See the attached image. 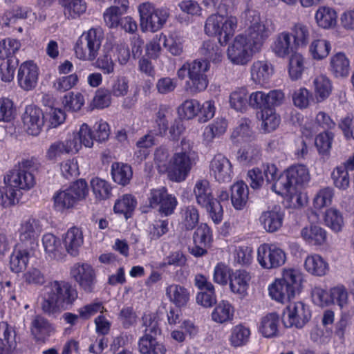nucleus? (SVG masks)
Here are the masks:
<instances>
[{"mask_svg": "<svg viewBox=\"0 0 354 354\" xmlns=\"http://www.w3.org/2000/svg\"><path fill=\"white\" fill-rule=\"evenodd\" d=\"M78 297L77 290L71 283L64 280L50 281L44 288L41 308L49 315L55 316L70 309Z\"/></svg>", "mask_w": 354, "mask_h": 354, "instance_id": "obj_1", "label": "nucleus"}, {"mask_svg": "<svg viewBox=\"0 0 354 354\" xmlns=\"http://www.w3.org/2000/svg\"><path fill=\"white\" fill-rule=\"evenodd\" d=\"M245 19L248 26L245 38L252 44L254 50H261L265 41L274 32L275 26L271 19L260 17L259 12L248 10Z\"/></svg>", "mask_w": 354, "mask_h": 354, "instance_id": "obj_2", "label": "nucleus"}, {"mask_svg": "<svg viewBox=\"0 0 354 354\" xmlns=\"http://www.w3.org/2000/svg\"><path fill=\"white\" fill-rule=\"evenodd\" d=\"M182 149L176 151L170 158L168 177L175 182L184 181L196 165V153L192 149L190 144L185 139L181 140Z\"/></svg>", "mask_w": 354, "mask_h": 354, "instance_id": "obj_3", "label": "nucleus"}, {"mask_svg": "<svg viewBox=\"0 0 354 354\" xmlns=\"http://www.w3.org/2000/svg\"><path fill=\"white\" fill-rule=\"evenodd\" d=\"M38 169L37 163L33 160L24 159L19 162L4 178L10 185L21 190H29L36 184L35 171Z\"/></svg>", "mask_w": 354, "mask_h": 354, "instance_id": "obj_4", "label": "nucleus"}, {"mask_svg": "<svg viewBox=\"0 0 354 354\" xmlns=\"http://www.w3.org/2000/svg\"><path fill=\"white\" fill-rule=\"evenodd\" d=\"M140 26L143 32H155L160 30L170 16L169 10L165 7L156 8L150 2L139 5Z\"/></svg>", "mask_w": 354, "mask_h": 354, "instance_id": "obj_5", "label": "nucleus"}, {"mask_svg": "<svg viewBox=\"0 0 354 354\" xmlns=\"http://www.w3.org/2000/svg\"><path fill=\"white\" fill-rule=\"evenodd\" d=\"M301 277L294 270H285L282 277L270 286L269 293L272 299L283 303L294 297L300 286Z\"/></svg>", "mask_w": 354, "mask_h": 354, "instance_id": "obj_6", "label": "nucleus"}, {"mask_svg": "<svg viewBox=\"0 0 354 354\" xmlns=\"http://www.w3.org/2000/svg\"><path fill=\"white\" fill-rule=\"evenodd\" d=\"M194 194L197 203L205 207L212 221L215 223H220L223 218V207L219 202L214 200L209 181L206 179L197 180Z\"/></svg>", "mask_w": 354, "mask_h": 354, "instance_id": "obj_7", "label": "nucleus"}, {"mask_svg": "<svg viewBox=\"0 0 354 354\" xmlns=\"http://www.w3.org/2000/svg\"><path fill=\"white\" fill-rule=\"evenodd\" d=\"M104 32L101 28H92L83 34L75 46L77 57L81 59L94 60L100 48Z\"/></svg>", "mask_w": 354, "mask_h": 354, "instance_id": "obj_8", "label": "nucleus"}, {"mask_svg": "<svg viewBox=\"0 0 354 354\" xmlns=\"http://www.w3.org/2000/svg\"><path fill=\"white\" fill-rule=\"evenodd\" d=\"M210 64L203 59L189 62L188 77L185 82V91L194 95L205 91L209 84L206 73L209 70Z\"/></svg>", "mask_w": 354, "mask_h": 354, "instance_id": "obj_9", "label": "nucleus"}, {"mask_svg": "<svg viewBox=\"0 0 354 354\" xmlns=\"http://www.w3.org/2000/svg\"><path fill=\"white\" fill-rule=\"evenodd\" d=\"M236 19L230 17L225 18L220 15H212L205 22V31L209 35H218V42L225 45L234 32Z\"/></svg>", "mask_w": 354, "mask_h": 354, "instance_id": "obj_10", "label": "nucleus"}, {"mask_svg": "<svg viewBox=\"0 0 354 354\" xmlns=\"http://www.w3.org/2000/svg\"><path fill=\"white\" fill-rule=\"evenodd\" d=\"M88 188L85 180H76L68 188L57 192L53 197L55 205L59 209H69L85 199Z\"/></svg>", "mask_w": 354, "mask_h": 354, "instance_id": "obj_11", "label": "nucleus"}, {"mask_svg": "<svg viewBox=\"0 0 354 354\" xmlns=\"http://www.w3.org/2000/svg\"><path fill=\"white\" fill-rule=\"evenodd\" d=\"M309 307L301 301L290 302L283 312L282 322L285 327L302 328L310 319Z\"/></svg>", "mask_w": 354, "mask_h": 354, "instance_id": "obj_12", "label": "nucleus"}, {"mask_svg": "<svg viewBox=\"0 0 354 354\" xmlns=\"http://www.w3.org/2000/svg\"><path fill=\"white\" fill-rule=\"evenodd\" d=\"M258 52L254 50L252 44L243 35H237L227 50V56L230 62L236 65H245L252 59L253 54Z\"/></svg>", "mask_w": 354, "mask_h": 354, "instance_id": "obj_13", "label": "nucleus"}, {"mask_svg": "<svg viewBox=\"0 0 354 354\" xmlns=\"http://www.w3.org/2000/svg\"><path fill=\"white\" fill-rule=\"evenodd\" d=\"M286 256L283 250L275 245L264 243L257 250V260L265 269H273L283 266Z\"/></svg>", "mask_w": 354, "mask_h": 354, "instance_id": "obj_14", "label": "nucleus"}, {"mask_svg": "<svg viewBox=\"0 0 354 354\" xmlns=\"http://www.w3.org/2000/svg\"><path fill=\"white\" fill-rule=\"evenodd\" d=\"M71 277L85 292H93L96 276L93 268L87 263H76L71 270Z\"/></svg>", "mask_w": 354, "mask_h": 354, "instance_id": "obj_15", "label": "nucleus"}, {"mask_svg": "<svg viewBox=\"0 0 354 354\" xmlns=\"http://www.w3.org/2000/svg\"><path fill=\"white\" fill-rule=\"evenodd\" d=\"M21 119L28 134L37 136L40 133L44 124V115L41 109L35 105L27 106Z\"/></svg>", "mask_w": 354, "mask_h": 354, "instance_id": "obj_16", "label": "nucleus"}, {"mask_svg": "<svg viewBox=\"0 0 354 354\" xmlns=\"http://www.w3.org/2000/svg\"><path fill=\"white\" fill-rule=\"evenodd\" d=\"M194 245L190 247V253L196 257H203L207 254V249L212 241V231L206 223H201L193 235Z\"/></svg>", "mask_w": 354, "mask_h": 354, "instance_id": "obj_17", "label": "nucleus"}, {"mask_svg": "<svg viewBox=\"0 0 354 354\" xmlns=\"http://www.w3.org/2000/svg\"><path fill=\"white\" fill-rule=\"evenodd\" d=\"M80 149V145L76 138L65 141L57 140L53 142L46 152V158L49 161H56L63 154L77 153Z\"/></svg>", "mask_w": 354, "mask_h": 354, "instance_id": "obj_18", "label": "nucleus"}, {"mask_svg": "<svg viewBox=\"0 0 354 354\" xmlns=\"http://www.w3.org/2000/svg\"><path fill=\"white\" fill-rule=\"evenodd\" d=\"M38 75V68L32 61L23 62L17 73L19 86L25 91L32 90L37 85Z\"/></svg>", "mask_w": 354, "mask_h": 354, "instance_id": "obj_19", "label": "nucleus"}, {"mask_svg": "<svg viewBox=\"0 0 354 354\" xmlns=\"http://www.w3.org/2000/svg\"><path fill=\"white\" fill-rule=\"evenodd\" d=\"M210 171L216 180L228 183L232 178V166L230 161L221 154L216 155L210 162Z\"/></svg>", "mask_w": 354, "mask_h": 354, "instance_id": "obj_20", "label": "nucleus"}, {"mask_svg": "<svg viewBox=\"0 0 354 354\" xmlns=\"http://www.w3.org/2000/svg\"><path fill=\"white\" fill-rule=\"evenodd\" d=\"M41 227L39 221L33 218H29L21 223L19 230V239L25 245L32 248L37 245V241L40 233Z\"/></svg>", "mask_w": 354, "mask_h": 354, "instance_id": "obj_21", "label": "nucleus"}, {"mask_svg": "<svg viewBox=\"0 0 354 354\" xmlns=\"http://www.w3.org/2000/svg\"><path fill=\"white\" fill-rule=\"evenodd\" d=\"M63 243L65 250L71 256L76 257L84 243L82 230L77 227H71L64 235Z\"/></svg>", "mask_w": 354, "mask_h": 354, "instance_id": "obj_22", "label": "nucleus"}, {"mask_svg": "<svg viewBox=\"0 0 354 354\" xmlns=\"http://www.w3.org/2000/svg\"><path fill=\"white\" fill-rule=\"evenodd\" d=\"M15 346L13 328L5 322H0V354H12Z\"/></svg>", "mask_w": 354, "mask_h": 354, "instance_id": "obj_23", "label": "nucleus"}, {"mask_svg": "<svg viewBox=\"0 0 354 354\" xmlns=\"http://www.w3.org/2000/svg\"><path fill=\"white\" fill-rule=\"evenodd\" d=\"M280 318L277 313H270L261 318L259 330L263 337L272 338L278 336Z\"/></svg>", "mask_w": 354, "mask_h": 354, "instance_id": "obj_24", "label": "nucleus"}, {"mask_svg": "<svg viewBox=\"0 0 354 354\" xmlns=\"http://www.w3.org/2000/svg\"><path fill=\"white\" fill-rule=\"evenodd\" d=\"M42 243L46 253L50 259L61 260L65 256L60 240L53 234H44Z\"/></svg>", "mask_w": 354, "mask_h": 354, "instance_id": "obj_25", "label": "nucleus"}, {"mask_svg": "<svg viewBox=\"0 0 354 354\" xmlns=\"http://www.w3.org/2000/svg\"><path fill=\"white\" fill-rule=\"evenodd\" d=\"M63 14L67 19H75L85 13L87 6L84 0H59Z\"/></svg>", "mask_w": 354, "mask_h": 354, "instance_id": "obj_26", "label": "nucleus"}, {"mask_svg": "<svg viewBox=\"0 0 354 354\" xmlns=\"http://www.w3.org/2000/svg\"><path fill=\"white\" fill-rule=\"evenodd\" d=\"M283 214L277 208L262 213L259 221L263 228L268 232L277 231L282 225Z\"/></svg>", "mask_w": 354, "mask_h": 354, "instance_id": "obj_27", "label": "nucleus"}, {"mask_svg": "<svg viewBox=\"0 0 354 354\" xmlns=\"http://www.w3.org/2000/svg\"><path fill=\"white\" fill-rule=\"evenodd\" d=\"M230 191L233 207L237 210L243 209L248 200V185L243 181L237 182L232 185Z\"/></svg>", "mask_w": 354, "mask_h": 354, "instance_id": "obj_28", "label": "nucleus"}, {"mask_svg": "<svg viewBox=\"0 0 354 354\" xmlns=\"http://www.w3.org/2000/svg\"><path fill=\"white\" fill-rule=\"evenodd\" d=\"M4 184L0 187V205L3 207H8L18 203L22 194L19 189L10 185L5 178Z\"/></svg>", "mask_w": 354, "mask_h": 354, "instance_id": "obj_29", "label": "nucleus"}, {"mask_svg": "<svg viewBox=\"0 0 354 354\" xmlns=\"http://www.w3.org/2000/svg\"><path fill=\"white\" fill-rule=\"evenodd\" d=\"M297 48L293 42L290 41V35L288 32H283L277 35L272 46L274 53L280 57H284L292 53Z\"/></svg>", "mask_w": 354, "mask_h": 354, "instance_id": "obj_30", "label": "nucleus"}, {"mask_svg": "<svg viewBox=\"0 0 354 354\" xmlns=\"http://www.w3.org/2000/svg\"><path fill=\"white\" fill-rule=\"evenodd\" d=\"M301 236L307 243L314 245H320L326 240V232L320 226L311 225L304 227Z\"/></svg>", "mask_w": 354, "mask_h": 354, "instance_id": "obj_31", "label": "nucleus"}, {"mask_svg": "<svg viewBox=\"0 0 354 354\" xmlns=\"http://www.w3.org/2000/svg\"><path fill=\"white\" fill-rule=\"evenodd\" d=\"M252 80L257 84L266 82L272 73V67L266 61H256L251 66Z\"/></svg>", "mask_w": 354, "mask_h": 354, "instance_id": "obj_32", "label": "nucleus"}, {"mask_svg": "<svg viewBox=\"0 0 354 354\" xmlns=\"http://www.w3.org/2000/svg\"><path fill=\"white\" fill-rule=\"evenodd\" d=\"M250 280V276L248 272L242 270H236L230 276V286L231 290L236 294L245 295Z\"/></svg>", "mask_w": 354, "mask_h": 354, "instance_id": "obj_33", "label": "nucleus"}, {"mask_svg": "<svg viewBox=\"0 0 354 354\" xmlns=\"http://www.w3.org/2000/svg\"><path fill=\"white\" fill-rule=\"evenodd\" d=\"M139 351L142 354H165L166 348L154 337L143 335L138 342Z\"/></svg>", "mask_w": 354, "mask_h": 354, "instance_id": "obj_34", "label": "nucleus"}, {"mask_svg": "<svg viewBox=\"0 0 354 354\" xmlns=\"http://www.w3.org/2000/svg\"><path fill=\"white\" fill-rule=\"evenodd\" d=\"M200 53L205 58L203 60L209 62L218 63L222 60L223 50L221 46L214 41H204L200 48Z\"/></svg>", "mask_w": 354, "mask_h": 354, "instance_id": "obj_35", "label": "nucleus"}, {"mask_svg": "<svg viewBox=\"0 0 354 354\" xmlns=\"http://www.w3.org/2000/svg\"><path fill=\"white\" fill-rule=\"evenodd\" d=\"M304 267L307 272L317 276H323L328 270V263L318 254L308 256Z\"/></svg>", "mask_w": 354, "mask_h": 354, "instance_id": "obj_36", "label": "nucleus"}, {"mask_svg": "<svg viewBox=\"0 0 354 354\" xmlns=\"http://www.w3.org/2000/svg\"><path fill=\"white\" fill-rule=\"evenodd\" d=\"M30 252L28 249L15 250L10 257V270L15 273L24 271L28 263Z\"/></svg>", "mask_w": 354, "mask_h": 354, "instance_id": "obj_37", "label": "nucleus"}, {"mask_svg": "<svg viewBox=\"0 0 354 354\" xmlns=\"http://www.w3.org/2000/svg\"><path fill=\"white\" fill-rule=\"evenodd\" d=\"M166 292L171 301L178 307L184 306L189 299V292L183 286L177 284L169 286Z\"/></svg>", "mask_w": 354, "mask_h": 354, "instance_id": "obj_38", "label": "nucleus"}, {"mask_svg": "<svg viewBox=\"0 0 354 354\" xmlns=\"http://www.w3.org/2000/svg\"><path fill=\"white\" fill-rule=\"evenodd\" d=\"M111 175L115 183L124 186L130 182L133 172L131 166L127 164L114 162L111 167Z\"/></svg>", "mask_w": 354, "mask_h": 354, "instance_id": "obj_39", "label": "nucleus"}, {"mask_svg": "<svg viewBox=\"0 0 354 354\" xmlns=\"http://www.w3.org/2000/svg\"><path fill=\"white\" fill-rule=\"evenodd\" d=\"M315 17L317 25L323 28H331L337 22V13L334 9L329 7H320L317 10Z\"/></svg>", "mask_w": 354, "mask_h": 354, "instance_id": "obj_40", "label": "nucleus"}, {"mask_svg": "<svg viewBox=\"0 0 354 354\" xmlns=\"http://www.w3.org/2000/svg\"><path fill=\"white\" fill-rule=\"evenodd\" d=\"M31 14L35 15L32 12L31 7L28 6H17L12 9L5 12L2 17L3 24L9 26L10 24L14 23L17 19H26Z\"/></svg>", "mask_w": 354, "mask_h": 354, "instance_id": "obj_41", "label": "nucleus"}, {"mask_svg": "<svg viewBox=\"0 0 354 354\" xmlns=\"http://www.w3.org/2000/svg\"><path fill=\"white\" fill-rule=\"evenodd\" d=\"M250 336V329L241 324H239L232 328L229 342L232 347H241L248 342Z\"/></svg>", "mask_w": 354, "mask_h": 354, "instance_id": "obj_42", "label": "nucleus"}, {"mask_svg": "<svg viewBox=\"0 0 354 354\" xmlns=\"http://www.w3.org/2000/svg\"><path fill=\"white\" fill-rule=\"evenodd\" d=\"M349 68V60L345 54L338 53L330 58V69L335 77H346Z\"/></svg>", "mask_w": 354, "mask_h": 354, "instance_id": "obj_43", "label": "nucleus"}, {"mask_svg": "<svg viewBox=\"0 0 354 354\" xmlns=\"http://www.w3.org/2000/svg\"><path fill=\"white\" fill-rule=\"evenodd\" d=\"M280 123V117L272 108L267 107L261 111V129L266 133L275 130Z\"/></svg>", "mask_w": 354, "mask_h": 354, "instance_id": "obj_44", "label": "nucleus"}, {"mask_svg": "<svg viewBox=\"0 0 354 354\" xmlns=\"http://www.w3.org/2000/svg\"><path fill=\"white\" fill-rule=\"evenodd\" d=\"M162 41L167 50L174 56H179L183 52V39L178 32H174L168 37L162 35Z\"/></svg>", "mask_w": 354, "mask_h": 354, "instance_id": "obj_45", "label": "nucleus"}, {"mask_svg": "<svg viewBox=\"0 0 354 354\" xmlns=\"http://www.w3.org/2000/svg\"><path fill=\"white\" fill-rule=\"evenodd\" d=\"M234 315V308L226 301H221L212 313V319L217 323L223 324L231 320Z\"/></svg>", "mask_w": 354, "mask_h": 354, "instance_id": "obj_46", "label": "nucleus"}, {"mask_svg": "<svg viewBox=\"0 0 354 354\" xmlns=\"http://www.w3.org/2000/svg\"><path fill=\"white\" fill-rule=\"evenodd\" d=\"M313 84L317 102H322L329 97L332 85L328 78L323 75L318 76L314 80Z\"/></svg>", "mask_w": 354, "mask_h": 354, "instance_id": "obj_47", "label": "nucleus"}, {"mask_svg": "<svg viewBox=\"0 0 354 354\" xmlns=\"http://www.w3.org/2000/svg\"><path fill=\"white\" fill-rule=\"evenodd\" d=\"M286 171L295 187L298 185H304L310 180L309 171L305 165H292Z\"/></svg>", "mask_w": 354, "mask_h": 354, "instance_id": "obj_48", "label": "nucleus"}, {"mask_svg": "<svg viewBox=\"0 0 354 354\" xmlns=\"http://www.w3.org/2000/svg\"><path fill=\"white\" fill-rule=\"evenodd\" d=\"M271 188L279 195L292 194L296 189L287 171H286L283 174L279 175L272 185Z\"/></svg>", "mask_w": 354, "mask_h": 354, "instance_id": "obj_49", "label": "nucleus"}, {"mask_svg": "<svg viewBox=\"0 0 354 354\" xmlns=\"http://www.w3.org/2000/svg\"><path fill=\"white\" fill-rule=\"evenodd\" d=\"M51 326L46 319L37 315L32 322L31 333L37 340H43L46 335H49Z\"/></svg>", "mask_w": 354, "mask_h": 354, "instance_id": "obj_50", "label": "nucleus"}, {"mask_svg": "<svg viewBox=\"0 0 354 354\" xmlns=\"http://www.w3.org/2000/svg\"><path fill=\"white\" fill-rule=\"evenodd\" d=\"M181 223L187 230H193L198 223L199 214L193 205L185 207L181 209Z\"/></svg>", "mask_w": 354, "mask_h": 354, "instance_id": "obj_51", "label": "nucleus"}, {"mask_svg": "<svg viewBox=\"0 0 354 354\" xmlns=\"http://www.w3.org/2000/svg\"><path fill=\"white\" fill-rule=\"evenodd\" d=\"M290 37L292 36L294 39L293 43L298 47H304L307 45L309 41L310 32L308 28L301 23L295 24L290 33Z\"/></svg>", "mask_w": 354, "mask_h": 354, "instance_id": "obj_52", "label": "nucleus"}, {"mask_svg": "<svg viewBox=\"0 0 354 354\" xmlns=\"http://www.w3.org/2000/svg\"><path fill=\"white\" fill-rule=\"evenodd\" d=\"M259 156V149L253 145L243 146L237 152V160L243 165L255 162Z\"/></svg>", "mask_w": 354, "mask_h": 354, "instance_id": "obj_53", "label": "nucleus"}, {"mask_svg": "<svg viewBox=\"0 0 354 354\" xmlns=\"http://www.w3.org/2000/svg\"><path fill=\"white\" fill-rule=\"evenodd\" d=\"M305 69L304 58L299 53H293L289 59L288 73L292 80H298Z\"/></svg>", "mask_w": 354, "mask_h": 354, "instance_id": "obj_54", "label": "nucleus"}, {"mask_svg": "<svg viewBox=\"0 0 354 354\" xmlns=\"http://www.w3.org/2000/svg\"><path fill=\"white\" fill-rule=\"evenodd\" d=\"M136 200L131 194L124 195L122 198L118 200L114 205V211L116 213L124 214L127 218L136 206Z\"/></svg>", "mask_w": 354, "mask_h": 354, "instance_id": "obj_55", "label": "nucleus"}, {"mask_svg": "<svg viewBox=\"0 0 354 354\" xmlns=\"http://www.w3.org/2000/svg\"><path fill=\"white\" fill-rule=\"evenodd\" d=\"M21 48V43L16 39L7 38L0 41V59L16 57L14 55Z\"/></svg>", "mask_w": 354, "mask_h": 354, "instance_id": "obj_56", "label": "nucleus"}, {"mask_svg": "<svg viewBox=\"0 0 354 354\" xmlns=\"http://www.w3.org/2000/svg\"><path fill=\"white\" fill-rule=\"evenodd\" d=\"M126 12L120 10L115 6H110L103 13V19L106 26L109 28H117L120 26V21Z\"/></svg>", "mask_w": 354, "mask_h": 354, "instance_id": "obj_57", "label": "nucleus"}, {"mask_svg": "<svg viewBox=\"0 0 354 354\" xmlns=\"http://www.w3.org/2000/svg\"><path fill=\"white\" fill-rule=\"evenodd\" d=\"M19 65L17 57H10L0 64V78L5 82H10L14 78L15 71Z\"/></svg>", "mask_w": 354, "mask_h": 354, "instance_id": "obj_58", "label": "nucleus"}, {"mask_svg": "<svg viewBox=\"0 0 354 354\" xmlns=\"http://www.w3.org/2000/svg\"><path fill=\"white\" fill-rule=\"evenodd\" d=\"M330 50V44L325 39H317L310 46V52L315 59L320 60L326 57Z\"/></svg>", "mask_w": 354, "mask_h": 354, "instance_id": "obj_59", "label": "nucleus"}, {"mask_svg": "<svg viewBox=\"0 0 354 354\" xmlns=\"http://www.w3.org/2000/svg\"><path fill=\"white\" fill-rule=\"evenodd\" d=\"M333 183L339 189H346L350 185L348 171L344 166L337 167L331 174Z\"/></svg>", "mask_w": 354, "mask_h": 354, "instance_id": "obj_60", "label": "nucleus"}, {"mask_svg": "<svg viewBox=\"0 0 354 354\" xmlns=\"http://www.w3.org/2000/svg\"><path fill=\"white\" fill-rule=\"evenodd\" d=\"M91 185L95 197L98 199H106L111 195V187L107 181L100 178H93Z\"/></svg>", "mask_w": 354, "mask_h": 354, "instance_id": "obj_61", "label": "nucleus"}, {"mask_svg": "<svg viewBox=\"0 0 354 354\" xmlns=\"http://www.w3.org/2000/svg\"><path fill=\"white\" fill-rule=\"evenodd\" d=\"M248 94L245 88H240L232 92L230 96V104L232 108L237 111L243 112L247 108Z\"/></svg>", "mask_w": 354, "mask_h": 354, "instance_id": "obj_62", "label": "nucleus"}, {"mask_svg": "<svg viewBox=\"0 0 354 354\" xmlns=\"http://www.w3.org/2000/svg\"><path fill=\"white\" fill-rule=\"evenodd\" d=\"M169 152L165 147L156 149L154 153V161L159 172L167 173L170 166Z\"/></svg>", "mask_w": 354, "mask_h": 354, "instance_id": "obj_63", "label": "nucleus"}, {"mask_svg": "<svg viewBox=\"0 0 354 354\" xmlns=\"http://www.w3.org/2000/svg\"><path fill=\"white\" fill-rule=\"evenodd\" d=\"M324 222L327 226L335 232H339L342 230L343 225V218L340 212L333 208L326 211L324 215Z\"/></svg>", "mask_w": 354, "mask_h": 354, "instance_id": "obj_64", "label": "nucleus"}]
</instances>
